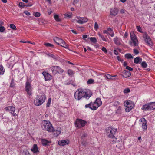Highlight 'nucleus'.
<instances>
[{
    "label": "nucleus",
    "mask_w": 155,
    "mask_h": 155,
    "mask_svg": "<svg viewBox=\"0 0 155 155\" xmlns=\"http://www.w3.org/2000/svg\"><path fill=\"white\" fill-rule=\"evenodd\" d=\"M92 95V93L90 91H87L86 92L82 89H80L78 90L75 92L74 97L75 99L78 100H80L83 97L88 99Z\"/></svg>",
    "instance_id": "1"
},
{
    "label": "nucleus",
    "mask_w": 155,
    "mask_h": 155,
    "mask_svg": "<svg viewBox=\"0 0 155 155\" xmlns=\"http://www.w3.org/2000/svg\"><path fill=\"white\" fill-rule=\"evenodd\" d=\"M117 131V129L113 127H108L106 130L107 134L108 137L112 139V143H114L117 142V138L114 136Z\"/></svg>",
    "instance_id": "2"
},
{
    "label": "nucleus",
    "mask_w": 155,
    "mask_h": 155,
    "mask_svg": "<svg viewBox=\"0 0 155 155\" xmlns=\"http://www.w3.org/2000/svg\"><path fill=\"white\" fill-rule=\"evenodd\" d=\"M41 127L43 130L47 131L49 132H52L54 131V128L52 124L48 121H42Z\"/></svg>",
    "instance_id": "3"
},
{
    "label": "nucleus",
    "mask_w": 155,
    "mask_h": 155,
    "mask_svg": "<svg viewBox=\"0 0 155 155\" xmlns=\"http://www.w3.org/2000/svg\"><path fill=\"white\" fill-rule=\"evenodd\" d=\"M45 100V95L44 94H42L37 96L34 100V103L36 106H39L44 102Z\"/></svg>",
    "instance_id": "4"
},
{
    "label": "nucleus",
    "mask_w": 155,
    "mask_h": 155,
    "mask_svg": "<svg viewBox=\"0 0 155 155\" xmlns=\"http://www.w3.org/2000/svg\"><path fill=\"white\" fill-rule=\"evenodd\" d=\"M124 104L127 107L125 108V111L126 112H129L134 107V102L129 100L125 101Z\"/></svg>",
    "instance_id": "5"
},
{
    "label": "nucleus",
    "mask_w": 155,
    "mask_h": 155,
    "mask_svg": "<svg viewBox=\"0 0 155 155\" xmlns=\"http://www.w3.org/2000/svg\"><path fill=\"white\" fill-rule=\"evenodd\" d=\"M51 69L53 74L55 75L58 73L59 74L62 73L64 71L59 66H53L51 67Z\"/></svg>",
    "instance_id": "6"
},
{
    "label": "nucleus",
    "mask_w": 155,
    "mask_h": 155,
    "mask_svg": "<svg viewBox=\"0 0 155 155\" xmlns=\"http://www.w3.org/2000/svg\"><path fill=\"white\" fill-rule=\"evenodd\" d=\"M86 124V122L82 119H77L75 122V124L77 127L80 128L84 127Z\"/></svg>",
    "instance_id": "7"
},
{
    "label": "nucleus",
    "mask_w": 155,
    "mask_h": 155,
    "mask_svg": "<svg viewBox=\"0 0 155 155\" xmlns=\"http://www.w3.org/2000/svg\"><path fill=\"white\" fill-rule=\"evenodd\" d=\"M102 104V101L100 98H97L95 101L92 102L93 110H97Z\"/></svg>",
    "instance_id": "8"
},
{
    "label": "nucleus",
    "mask_w": 155,
    "mask_h": 155,
    "mask_svg": "<svg viewBox=\"0 0 155 155\" xmlns=\"http://www.w3.org/2000/svg\"><path fill=\"white\" fill-rule=\"evenodd\" d=\"M25 90L27 92L28 94L29 95H31V84L29 82H27L26 83V86L25 87Z\"/></svg>",
    "instance_id": "9"
},
{
    "label": "nucleus",
    "mask_w": 155,
    "mask_h": 155,
    "mask_svg": "<svg viewBox=\"0 0 155 155\" xmlns=\"http://www.w3.org/2000/svg\"><path fill=\"white\" fill-rule=\"evenodd\" d=\"M77 18L78 19H76V21L80 24H83L84 23L87 22L88 21V19L87 18H81L77 17Z\"/></svg>",
    "instance_id": "10"
},
{
    "label": "nucleus",
    "mask_w": 155,
    "mask_h": 155,
    "mask_svg": "<svg viewBox=\"0 0 155 155\" xmlns=\"http://www.w3.org/2000/svg\"><path fill=\"white\" fill-rule=\"evenodd\" d=\"M5 109L6 110L11 111V114L14 116L17 115V114L15 113V108L13 106H8L5 108Z\"/></svg>",
    "instance_id": "11"
},
{
    "label": "nucleus",
    "mask_w": 155,
    "mask_h": 155,
    "mask_svg": "<svg viewBox=\"0 0 155 155\" xmlns=\"http://www.w3.org/2000/svg\"><path fill=\"white\" fill-rule=\"evenodd\" d=\"M143 37L145 38V42L147 43V45L150 46H152V42L151 39L148 35L145 34L144 35Z\"/></svg>",
    "instance_id": "12"
},
{
    "label": "nucleus",
    "mask_w": 155,
    "mask_h": 155,
    "mask_svg": "<svg viewBox=\"0 0 155 155\" xmlns=\"http://www.w3.org/2000/svg\"><path fill=\"white\" fill-rule=\"evenodd\" d=\"M141 122H142V127L143 130H146L147 129V121L144 118H142L140 120Z\"/></svg>",
    "instance_id": "13"
},
{
    "label": "nucleus",
    "mask_w": 155,
    "mask_h": 155,
    "mask_svg": "<svg viewBox=\"0 0 155 155\" xmlns=\"http://www.w3.org/2000/svg\"><path fill=\"white\" fill-rule=\"evenodd\" d=\"M42 74L44 76L45 81H50L52 79V76L48 73L43 72Z\"/></svg>",
    "instance_id": "14"
},
{
    "label": "nucleus",
    "mask_w": 155,
    "mask_h": 155,
    "mask_svg": "<svg viewBox=\"0 0 155 155\" xmlns=\"http://www.w3.org/2000/svg\"><path fill=\"white\" fill-rule=\"evenodd\" d=\"M118 12V9L116 8H111L110 10V14L111 15L116 16L117 15Z\"/></svg>",
    "instance_id": "15"
},
{
    "label": "nucleus",
    "mask_w": 155,
    "mask_h": 155,
    "mask_svg": "<svg viewBox=\"0 0 155 155\" xmlns=\"http://www.w3.org/2000/svg\"><path fill=\"white\" fill-rule=\"evenodd\" d=\"M61 129L60 127H58L56 130H54V131L52 132H54V135L55 136H58L61 133Z\"/></svg>",
    "instance_id": "16"
},
{
    "label": "nucleus",
    "mask_w": 155,
    "mask_h": 155,
    "mask_svg": "<svg viewBox=\"0 0 155 155\" xmlns=\"http://www.w3.org/2000/svg\"><path fill=\"white\" fill-rule=\"evenodd\" d=\"M69 141L68 140H62L59 141L58 144L60 146H64L68 143Z\"/></svg>",
    "instance_id": "17"
},
{
    "label": "nucleus",
    "mask_w": 155,
    "mask_h": 155,
    "mask_svg": "<svg viewBox=\"0 0 155 155\" xmlns=\"http://www.w3.org/2000/svg\"><path fill=\"white\" fill-rule=\"evenodd\" d=\"M124 72L123 74L122 75V76L123 77L127 78L130 76L131 73L129 71L124 70Z\"/></svg>",
    "instance_id": "18"
},
{
    "label": "nucleus",
    "mask_w": 155,
    "mask_h": 155,
    "mask_svg": "<svg viewBox=\"0 0 155 155\" xmlns=\"http://www.w3.org/2000/svg\"><path fill=\"white\" fill-rule=\"evenodd\" d=\"M31 150L33 153H37L39 152L38 149V147L37 144H34L33 146V148L31 149Z\"/></svg>",
    "instance_id": "19"
},
{
    "label": "nucleus",
    "mask_w": 155,
    "mask_h": 155,
    "mask_svg": "<svg viewBox=\"0 0 155 155\" xmlns=\"http://www.w3.org/2000/svg\"><path fill=\"white\" fill-rule=\"evenodd\" d=\"M114 43L117 45H119L121 44L120 39L117 37H116L114 39Z\"/></svg>",
    "instance_id": "20"
},
{
    "label": "nucleus",
    "mask_w": 155,
    "mask_h": 155,
    "mask_svg": "<svg viewBox=\"0 0 155 155\" xmlns=\"http://www.w3.org/2000/svg\"><path fill=\"white\" fill-rule=\"evenodd\" d=\"M142 59L140 57H137L134 59V62L136 64L140 63L142 62Z\"/></svg>",
    "instance_id": "21"
},
{
    "label": "nucleus",
    "mask_w": 155,
    "mask_h": 155,
    "mask_svg": "<svg viewBox=\"0 0 155 155\" xmlns=\"http://www.w3.org/2000/svg\"><path fill=\"white\" fill-rule=\"evenodd\" d=\"M54 40L58 45H60L61 42L62 41V39L56 37L54 38Z\"/></svg>",
    "instance_id": "22"
},
{
    "label": "nucleus",
    "mask_w": 155,
    "mask_h": 155,
    "mask_svg": "<svg viewBox=\"0 0 155 155\" xmlns=\"http://www.w3.org/2000/svg\"><path fill=\"white\" fill-rule=\"evenodd\" d=\"M141 109L145 111L150 110L148 103L144 105L142 107Z\"/></svg>",
    "instance_id": "23"
},
{
    "label": "nucleus",
    "mask_w": 155,
    "mask_h": 155,
    "mask_svg": "<svg viewBox=\"0 0 155 155\" xmlns=\"http://www.w3.org/2000/svg\"><path fill=\"white\" fill-rule=\"evenodd\" d=\"M150 110L155 109V102H151L148 103Z\"/></svg>",
    "instance_id": "24"
},
{
    "label": "nucleus",
    "mask_w": 155,
    "mask_h": 155,
    "mask_svg": "<svg viewBox=\"0 0 155 155\" xmlns=\"http://www.w3.org/2000/svg\"><path fill=\"white\" fill-rule=\"evenodd\" d=\"M61 46L66 48H68V45L65 42L62 40V41L60 43V45Z\"/></svg>",
    "instance_id": "25"
},
{
    "label": "nucleus",
    "mask_w": 155,
    "mask_h": 155,
    "mask_svg": "<svg viewBox=\"0 0 155 155\" xmlns=\"http://www.w3.org/2000/svg\"><path fill=\"white\" fill-rule=\"evenodd\" d=\"M41 142L42 145L43 146L47 145L48 144L51 143L50 141L47 140L45 139H42L41 140Z\"/></svg>",
    "instance_id": "26"
},
{
    "label": "nucleus",
    "mask_w": 155,
    "mask_h": 155,
    "mask_svg": "<svg viewBox=\"0 0 155 155\" xmlns=\"http://www.w3.org/2000/svg\"><path fill=\"white\" fill-rule=\"evenodd\" d=\"M86 108H89L91 110H93L92 108V102H90L88 104H87L85 106Z\"/></svg>",
    "instance_id": "27"
},
{
    "label": "nucleus",
    "mask_w": 155,
    "mask_h": 155,
    "mask_svg": "<svg viewBox=\"0 0 155 155\" xmlns=\"http://www.w3.org/2000/svg\"><path fill=\"white\" fill-rule=\"evenodd\" d=\"M131 39L132 41L137 39V38L134 33H131L130 34Z\"/></svg>",
    "instance_id": "28"
},
{
    "label": "nucleus",
    "mask_w": 155,
    "mask_h": 155,
    "mask_svg": "<svg viewBox=\"0 0 155 155\" xmlns=\"http://www.w3.org/2000/svg\"><path fill=\"white\" fill-rule=\"evenodd\" d=\"M5 70L2 65H0V75L3 74L5 72Z\"/></svg>",
    "instance_id": "29"
},
{
    "label": "nucleus",
    "mask_w": 155,
    "mask_h": 155,
    "mask_svg": "<svg viewBox=\"0 0 155 155\" xmlns=\"http://www.w3.org/2000/svg\"><path fill=\"white\" fill-rule=\"evenodd\" d=\"M72 13L71 12H68L64 14V18L67 17L71 18L72 16Z\"/></svg>",
    "instance_id": "30"
},
{
    "label": "nucleus",
    "mask_w": 155,
    "mask_h": 155,
    "mask_svg": "<svg viewBox=\"0 0 155 155\" xmlns=\"http://www.w3.org/2000/svg\"><path fill=\"white\" fill-rule=\"evenodd\" d=\"M125 58L127 59L133 58V57L132 56L131 54H125Z\"/></svg>",
    "instance_id": "31"
},
{
    "label": "nucleus",
    "mask_w": 155,
    "mask_h": 155,
    "mask_svg": "<svg viewBox=\"0 0 155 155\" xmlns=\"http://www.w3.org/2000/svg\"><path fill=\"white\" fill-rule=\"evenodd\" d=\"M54 18L57 22H60L61 21V19L59 18L58 15H55L54 16Z\"/></svg>",
    "instance_id": "32"
},
{
    "label": "nucleus",
    "mask_w": 155,
    "mask_h": 155,
    "mask_svg": "<svg viewBox=\"0 0 155 155\" xmlns=\"http://www.w3.org/2000/svg\"><path fill=\"white\" fill-rule=\"evenodd\" d=\"M68 75L72 76L74 74V72L71 69H68Z\"/></svg>",
    "instance_id": "33"
},
{
    "label": "nucleus",
    "mask_w": 155,
    "mask_h": 155,
    "mask_svg": "<svg viewBox=\"0 0 155 155\" xmlns=\"http://www.w3.org/2000/svg\"><path fill=\"white\" fill-rule=\"evenodd\" d=\"M90 39L91 41L94 43H95L97 42V40L95 37H91Z\"/></svg>",
    "instance_id": "34"
},
{
    "label": "nucleus",
    "mask_w": 155,
    "mask_h": 155,
    "mask_svg": "<svg viewBox=\"0 0 155 155\" xmlns=\"http://www.w3.org/2000/svg\"><path fill=\"white\" fill-rule=\"evenodd\" d=\"M141 66L143 68H146L147 66V64L145 61H143L141 62Z\"/></svg>",
    "instance_id": "35"
},
{
    "label": "nucleus",
    "mask_w": 155,
    "mask_h": 155,
    "mask_svg": "<svg viewBox=\"0 0 155 155\" xmlns=\"http://www.w3.org/2000/svg\"><path fill=\"white\" fill-rule=\"evenodd\" d=\"M44 45L47 47H51V48H53L54 45H53L49 43H45Z\"/></svg>",
    "instance_id": "36"
},
{
    "label": "nucleus",
    "mask_w": 155,
    "mask_h": 155,
    "mask_svg": "<svg viewBox=\"0 0 155 155\" xmlns=\"http://www.w3.org/2000/svg\"><path fill=\"white\" fill-rule=\"evenodd\" d=\"M15 83L14 82V79L13 78H12L11 81L10 83V87H13L15 86Z\"/></svg>",
    "instance_id": "37"
},
{
    "label": "nucleus",
    "mask_w": 155,
    "mask_h": 155,
    "mask_svg": "<svg viewBox=\"0 0 155 155\" xmlns=\"http://www.w3.org/2000/svg\"><path fill=\"white\" fill-rule=\"evenodd\" d=\"M132 41L134 46H138V40L137 39L135 40H132Z\"/></svg>",
    "instance_id": "38"
},
{
    "label": "nucleus",
    "mask_w": 155,
    "mask_h": 155,
    "mask_svg": "<svg viewBox=\"0 0 155 155\" xmlns=\"http://www.w3.org/2000/svg\"><path fill=\"white\" fill-rule=\"evenodd\" d=\"M10 28L14 30H16L17 29L15 25L14 24H12L10 25Z\"/></svg>",
    "instance_id": "39"
},
{
    "label": "nucleus",
    "mask_w": 155,
    "mask_h": 155,
    "mask_svg": "<svg viewBox=\"0 0 155 155\" xmlns=\"http://www.w3.org/2000/svg\"><path fill=\"white\" fill-rule=\"evenodd\" d=\"M98 35L102 39L103 41H107V40H106V39L104 37V36L101 35L100 34H98Z\"/></svg>",
    "instance_id": "40"
},
{
    "label": "nucleus",
    "mask_w": 155,
    "mask_h": 155,
    "mask_svg": "<svg viewBox=\"0 0 155 155\" xmlns=\"http://www.w3.org/2000/svg\"><path fill=\"white\" fill-rule=\"evenodd\" d=\"M130 92V90L128 88H126L124 90L123 92L124 94L128 93Z\"/></svg>",
    "instance_id": "41"
},
{
    "label": "nucleus",
    "mask_w": 155,
    "mask_h": 155,
    "mask_svg": "<svg viewBox=\"0 0 155 155\" xmlns=\"http://www.w3.org/2000/svg\"><path fill=\"white\" fill-rule=\"evenodd\" d=\"M106 78L108 79H113L112 78H113L112 76H111L108 74H107L106 75Z\"/></svg>",
    "instance_id": "42"
},
{
    "label": "nucleus",
    "mask_w": 155,
    "mask_h": 155,
    "mask_svg": "<svg viewBox=\"0 0 155 155\" xmlns=\"http://www.w3.org/2000/svg\"><path fill=\"white\" fill-rule=\"evenodd\" d=\"M94 80L93 79H89L87 81V83L88 84H91L94 83Z\"/></svg>",
    "instance_id": "43"
},
{
    "label": "nucleus",
    "mask_w": 155,
    "mask_h": 155,
    "mask_svg": "<svg viewBox=\"0 0 155 155\" xmlns=\"http://www.w3.org/2000/svg\"><path fill=\"white\" fill-rule=\"evenodd\" d=\"M51 98H49L48 100V102L46 104V106L47 107H48L49 106L50 104L51 103Z\"/></svg>",
    "instance_id": "44"
},
{
    "label": "nucleus",
    "mask_w": 155,
    "mask_h": 155,
    "mask_svg": "<svg viewBox=\"0 0 155 155\" xmlns=\"http://www.w3.org/2000/svg\"><path fill=\"white\" fill-rule=\"evenodd\" d=\"M19 6L20 7H24L25 6H26V5H25L24 3L22 2H20L19 4Z\"/></svg>",
    "instance_id": "45"
},
{
    "label": "nucleus",
    "mask_w": 155,
    "mask_h": 155,
    "mask_svg": "<svg viewBox=\"0 0 155 155\" xmlns=\"http://www.w3.org/2000/svg\"><path fill=\"white\" fill-rule=\"evenodd\" d=\"M94 28L96 30H97L98 28V25L97 22H95Z\"/></svg>",
    "instance_id": "46"
},
{
    "label": "nucleus",
    "mask_w": 155,
    "mask_h": 155,
    "mask_svg": "<svg viewBox=\"0 0 155 155\" xmlns=\"http://www.w3.org/2000/svg\"><path fill=\"white\" fill-rule=\"evenodd\" d=\"M47 55L49 57H51L54 59H56L55 57V55L54 54H52L50 53H49L48 54H47Z\"/></svg>",
    "instance_id": "47"
},
{
    "label": "nucleus",
    "mask_w": 155,
    "mask_h": 155,
    "mask_svg": "<svg viewBox=\"0 0 155 155\" xmlns=\"http://www.w3.org/2000/svg\"><path fill=\"white\" fill-rule=\"evenodd\" d=\"M121 107L120 106H119L116 112L117 113L120 114L121 113Z\"/></svg>",
    "instance_id": "48"
},
{
    "label": "nucleus",
    "mask_w": 155,
    "mask_h": 155,
    "mask_svg": "<svg viewBox=\"0 0 155 155\" xmlns=\"http://www.w3.org/2000/svg\"><path fill=\"white\" fill-rule=\"evenodd\" d=\"M5 30V28L3 26H0V32H3Z\"/></svg>",
    "instance_id": "49"
},
{
    "label": "nucleus",
    "mask_w": 155,
    "mask_h": 155,
    "mask_svg": "<svg viewBox=\"0 0 155 155\" xmlns=\"http://www.w3.org/2000/svg\"><path fill=\"white\" fill-rule=\"evenodd\" d=\"M34 15L36 17H38L40 16V14L39 12H36L34 13Z\"/></svg>",
    "instance_id": "50"
},
{
    "label": "nucleus",
    "mask_w": 155,
    "mask_h": 155,
    "mask_svg": "<svg viewBox=\"0 0 155 155\" xmlns=\"http://www.w3.org/2000/svg\"><path fill=\"white\" fill-rule=\"evenodd\" d=\"M126 69L129 70V71H133V69L132 68L129 67L128 66H126Z\"/></svg>",
    "instance_id": "51"
},
{
    "label": "nucleus",
    "mask_w": 155,
    "mask_h": 155,
    "mask_svg": "<svg viewBox=\"0 0 155 155\" xmlns=\"http://www.w3.org/2000/svg\"><path fill=\"white\" fill-rule=\"evenodd\" d=\"M120 104V103L118 101H116L114 103V105L115 106H117Z\"/></svg>",
    "instance_id": "52"
},
{
    "label": "nucleus",
    "mask_w": 155,
    "mask_h": 155,
    "mask_svg": "<svg viewBox=\"0 0 155 155\" xmlns=\"http://www.w3.org/2000/svg\"><path fill=\"white\" fill-rule=\"evenodd\" d=\"M80 0H74L73 1V4L74 5H76L79 2Z\"/></svg>",
    "instance_id": "53"
},
{
    "label": "nucleus",
    "mask_w": 155,
    "mask_h": 155,
    "mask_svg": "<svg viewBox=\"0 0 155 155\" xmlns=\"http://www.w3.org/2000/svg\"><path fill=\"white\" fill-rule=\"evenodd\" d=\"M78 30L81 31H83L84 30V28L83 27H80L78 28Z\"/></svg>",
    "instance_id": "54"
},
{
    "label": "nucleus",
    "mask_w": 155,
    "mask_h": 155,
    "mask_svg": "<svg viewBox=\"0 0 155 155\" xmlns=\"http://www.w3.org/2000/svg\"><path fill=\"white\" fill-rule=\"evenodd\" d=\"M24 153H25V155H29L30 153L27 150H26L24 151Z\"/></svg>",
    "instance_id": "55"
},
{
    "label": "nucleus",
    "mask_w": 155,
    "mask_h": 155,
    "mask_svg": "<svg viewBox=\"0 0 155 155\" xmlns=\"http://www.w3.org/2000/svg\"><path fill=\"white\" fill-rule=\"evenodd\" d=\"M137 29L138 31L140 32H141V28L140 26H137Z\"/></svg>",
    "instance_id": "56"
},
{
    "label": "nucleus",
    "mask_w": 155,
    "mask_h": 155,
    "mask_svg": "<svg viewBox=\"0 0 155 155\" xmlns=\"http://www.w3.org/2000/svg\"><path fill=\"white\" fill-rule=\"evenodd\" d=\"M125 10L124 9H122L120 10V13L122 14L125 13Z\"/></svg>",
    "instance_id": "57"
},
{
    "label": "nucleus",
    "mask_w": 155,
    "mask_h": 155,
    "mask_svg": "<svg viewBox=\"0 0 155 155\" xmlns=\"http://www.w3.org/2000/svg\"><path fill=\"white\" fill-rule=\"evenodd\" d=\"M24 13H25L26 15L28 16L30 15V13L28 12L27 11H25L24 12Z\"/></svg>",
    "instance_id": "58"
},
{
    "label": "nucleus",
    "mask_w": 155,
    "mask_h": 155,
    "mask_svg": "<svg viewBox=\"0 0 155 155\" xmlns=\"http://www.w3.org/2000/svg\"><path fill=\"white\" fill-rule=\"evenodd\" d=\"M134 53L135 54H138L139 53V52L138 51V50H137V49H134Z\"/></svg>",
    "instance_id": "59"
},
{
    "label": "nucleus",
    "mask_w": 155,
    "mask_h": 155,
    "mask_svg": "<svg viewBox=\"0 0 155 155\" xmlns=\"http://www.w3.org/2000/svg\"><path fill=\"white\" fill-rule=\"evenodd\" d=\"M109 35L112 37H113L114 36V34L113 31L110 32V33H109Z\"/></svg>",
    "instance_id": "60"
},
{
    "label": "nucleus",
    "mask_w": 155,
    "mask_h": 155,
    "mask_svg": "<svg viewBox=\"0 0 155 155\" xmlns=\"http://www.w3.org/2000/svg\"><path fill=\"white\" fill-rule=\"evenodd\" d=\"M102 50L105 53H107V51L106 49L104 47H103L102 49Z\"/></svg>",
    "instance_id": "61"
},
{
    "label": "nucleus",
    "mask_w": 155,
    "mask_h": 155,
    "mask_svg": "<svg viewBox=\"0 0 155 155\" xmlns=\"http://www.w3.org/2000/svg\"><path fill=\"white\" fill-rule=\"evenodd\" d=\"M117 59L119 61H121L122 62L123 61V60H122L119 56H117Z\"/></svg>",
    "instance_id": "62"
},
{
    "label": "nucleus",
    "mask_w": 155,
    "mask_h": 155,
    "mask_svg": "<svg viewBox=\"0 0 155 155\" xmlns=\"http://www.w3.org/2000/svg\"><path fill=\"white\" fill-rule=\"evenodd\" d=\"M114 53L116 55H117L118 54V53L117 50H114Z\"/></svg>",
    "instance_id": "63"
},
{
    "label": "nucleus",
    "mask_w": 155,
    "mask_h": 155,
    "mask_svg": "<svg viewBox=\"0 0 155 155\" xmlns=\"http://www.w3.org/2000/svg\"><path fill=\"white\" fill-rule=\"evenodd\" d=\"M87 136V134H86V133L83 134H82V135L81 136V138H84V137H86Z\"/></svg>",
    "instance_id": "64"
}]
</instances>
